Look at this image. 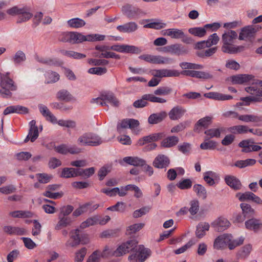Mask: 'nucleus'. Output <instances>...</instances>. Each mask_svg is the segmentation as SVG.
<instances>
[{
  "instance_id": "obj_1",
  "label": "nucleus",
  "mask_w": 262,
  "mask_h": 262,
  "mask_svg": "<svg viewBox=\"0 0 262 262\" xmlns=\"http://www.w3.org/2000/svg\"><path fill=\"white\" fill-rule=\"evenodd\" d=\"M138 242L136 239H133L122 243L116 250L114 251L112 255L119 257L127 253L131 254L128 257L130 261L144 262L151 255V252L149 249L146 248L143 245H138ZM109 248L105 247L101 254L102 256L110 255L111 253L107 252Z\"/></svg>"
},
{
  "instance_id": "obj_2",
  "label": "nucleus",
  "mask_w": 262,
  "mask_h": 262,
  "mask_svg": "<svg viewBox=\"0 0 262 262\" xmlns=\"http://www.w3.org/2000/svg\"><path fill=\"white\" fill-rule=\"evenodd\" d=\"M237 38V34L235 31L230 30L224 33L222 36L223 46L222 51L224 53L236 54L244 50L243 46H235L234 40Z\"/></svg>"
},
{
  "instance_id": "obj_3",
  "label": "nucleus",
  "mask_w": 262,
  "mask_h": 262,
  "mask_svg": "<svg viewBox=\"0 0 262 262\" xmlns=\"http://www.w3.org/2000/svg\"><path fill=\"white\" fill-rule=\"evenodd\" d=\"M0 95L4 98L10 97L11 91H15L17 86L13 80L9 77V73H0Z\"/></svg>"
},
{
  "instance_id": "obj_4",
  "label": "nucleus",
  "mask_w": 262,
  "mask_h": 262,
  "mask_svg": "<svg viewBox=\"0 0 262 262\" xmlns=\"http://www.w3.org/2000/svg\"><path fill=\"white\" fill-rule=\"evenodd\" d=\"M103 142V140L99 135L92 132L83 133L77 139L78 144L81 146H97Z\"/></svg>"
},
{
  "instance_id": "obj_5",
  "label": "nucleus",
  "mask_w": 262,
  "mask_h": 262,
  "mask_svg": "<svg viewBox=\"0 0 262 262\" xmlns=\"http://www.w3.org/2000/svg\"><path fill=\"white\" fill-rule=\"evenodd\" d=\"M89 242L86 234H81L79 229L72 230L70 232V238L65 245L68 248H76L80 244L85 245Z\"/></svg>"
},
{
  "instance_id": "obj_6",
  "label": "nucleus",
  "mask_w": 262,
  "mask_h": 262,
  "mask_svg": "<svg viewBox=\"0 0 262 262\" xmlns=\"http://www.w3.org/2000/svg\"><path fill=\"white\" fill-rule=\"evenodd\" d=\"M147 101L153 103H165L167 100L164 98L157 97L151 94L143 95L141 99L135 101L133 103V106L136 108H142L148 105Z\"/></svg>"
},
{
  "instance_id": "obj_7",
  "label": "nucleus",
  "mask_w": 262,
  "mask_h": 262,
  "mask_svg": "<svg viewBox=\"0 0 262 262\" xmlns=\"http://www.w3.org/2000/svg\"><path fill=\"white\" fill-rule=\"evenodd\" d=\"M261 28L258 26H247L241 29L238 39L241 40H247L254 37L255 33Z\"/></svg>"
},
{
  "instance_id": "obj_8",
  "label": "nucleus",
  "mask_w": 262,
  "mask_h": 262,
  "mask_svg": "<svg viewBox=\"0 0 262 262\" xmlns=\"http://www.w3.org/2000/svg\"><path fill=\"white\" fill-rule=\"evenodd\" d=\"M254 76L251 74H237L230 77L233 84H252Z\"/></svg>"
},
{
  "instance_id": "obj_9",
  "label": "nucleus",
  "mask_w": 262,
  "mask_h": 262,
  "mask_svg": "<svg viewBox=\"0 0 262 262\" xmlns=\"http://www.w3.org/2000/svg\"><path fill=\"white\" fill-rule=\"evenodd\" d=\"M139 58L146 62L154 64L169 63L172 60L171 58L164 57L161 56H154L148 54L142 55L140 56Z\"/></svg>"
},
{
  "instance_id": "obj_10",
  "label": "nucleus",
  "mask_w": 262,
  "mask_h": 262,
  "mask_svg": "<svg viewBox=\"0 0 262 262\" xmlns=\"http://www.w3.org/2000/svg\"><path fill=\"white\" fill-rule=\"evenodd\" d=\"M122 12L128 19H135L138 18L139 15L141 13L142 11L137 7H133L129 4H127L122 7Z\"/></svg>"
},
{
  "instance_id": "obj_11",
  "label": "nucleus",
  "mask_w": 262,
  "mask_h": 262,
  "mask_svg": "<svg viewBox=\"0 0 262 262\" xmlns=\"http://www.w3.org/2000/svg\"><path fill=\"white\" fill-rule=\"evenodd\" d=\"M254 141L252 139L243 140L239 142L238 146L242 147V151L243 152H250L252 151H259L261 147L259 145H254Z\"/></svg>"
},
{
  "instance_id": "obj_12",
  "label": "nucleus",
  "mask_w": 262,
  "mask_h": 262,
  "mask_svg": "<svg viewBox=\"0 0 262 262\" xmlns=\"http://www.w3.org/2000/svg\"><path fill=\"white\" fill-rule=\"evenodd\" d=\"M163 51L172 54L180 55L187 53L188 50L182 45L176 43L163 48Z\"/></svg>"
},
{
  "instance_id": "obj_13",
  "label": "nucleus",
  "mask_w": 262,
  "mask_h": 262,
  "mask_svg": "<svg viewBox=\"0 0 262 262\" xmlns=\"http://www.w3.org/2000/svg\"><path fill=\"white\" fill-rule=\"evenodd\" d=\"M181 74L203 79H209L213 78L212 75L209 73L203 71H198L193 70H184L181 73Z\"/></svg>"
},
{
  "instance_id": "obj_14",
  "label": "nucleus",
  "mask_w": 262,
  "mask_h": 262,
  "mask_svg": "<svg viewBox=\"0 0 262 262\" xmlns=\"http://www.w3.org/2000/svg\"><path fill=\"white\" fill-rule=\"evenodd\" d=\"M230 223L226 218L220 217L214 221L211 226L214 228V230L218 232H222L229 227Z\"/></svg>"
},
{
  "instance_id": "obj_15",
  "label": "nucleus",
  "mask_w": 262,
  "mask_h": 262,
  "mask_svg": "<svg viewBox=\"0 0 262 262\" xmlns=\"http://www.w3.org/2000/svg\"><path fill=\"white\" fill-rule=\"evenodd\" d=\"M165 136L164 133H158L145 136L140 139L138 141V144L140 146H143L146 143H150L161 140Z\"/></svg>"
},
{
  "instance_id": "obj_16",
  "label": "nucleus",
  "mask_w": 262,
  "mask_h": 262,
  "mask_svg": "<svg viewBox=\"0 0 262 262\" xmlns=\"http://www.w3.org/2000/svg\"><path fill=\"white\" fill-rule=\"evenodd\" d=\"M247 229L257 232L262 229V222L259 219L252 218L248 220L245 223Z\"/></svg>"
},
{
  "instance_id": "obj_17",
  "label": "nucleus",
  "mask_w": 262,
  "mask_h": 262,
  "mask_svg": "<svg viewBox=\"0 0 262 262\" xmlns=\"http://www.w3.org/2000/svg\"><path fill=\"white\" fill-rule=\"evenodd\" d=\"M225 181L227 185L234 190L241 189L242 184L241 181L235 176L227 175L225 177Z\"/></svg>"
},
{
  "instance_id": "obj_18",
  "label": "nucleus",
  "mask_w": 262,
  "mask_h": 262,
  "mask_svg": "<svg viewBox=\"0 0 262 262\" xmlns=\"http://www.w3.org/2000/svg\"><path fill=\"white\" fill-rule=\"evenodd\" d=\"M229 238H231V234H223L217 237L214 242V247L216 249H222L224 248L225 245L230 241Z\"/></svg>"
},
{
  "instance_id": "obj_19",
  "label": "nucleus",
  "mask_w": 262,
  "mask_h": 262,
  "mask_svg": "<svg viewBox=\"0 0 262 262\" xmlns=\"http://www.w3.org/2000/svg\"><path fill=\"white\" fill-rule=\"evenodd\" d=\"M170 160L168 157L164 155H158L153 161V166L158 168H164L168 166Z\"/></svg>"
},
{
  "instance_id": "obj_20",
  "label": "nucleus",
  "mask_w": 262,
  "mask_h": 262,
  "mask_svg": "<svg viewBox=\"0 0 262 262\" xmlns=\"http://www.w3.org/2000/svg\"><path fill=\"white\" fill-rule=\"evenodd\" d=\"M138 25L134 21H130L117 27V29L120 32L130 33L137 31Z\"/></svg>"
},
{
  "instance_id": "obj_21",
  "label": "nucleus",
  "mask_w": 262,
  "mask_h": 262,
  "mask_svg": "<svg viewBox=\"0 0 262 262\" xmlns=\"http://www.w3.org/2000/svg\"><path fill=\"white\" fill-rule=\"evenodd\" d=\"M186 110L181 106L173 107L169 112L168 116L171 120H177L183 117Z\"/></svg>"
},
{
  "instance_id": "obj_22",
  "label": "nucleus",
  "mask_w": 262,
  "mask_h": 262,
  "mask_svg": "<svg viewBox=\"0 0 262 262\" xmlns=\"http://www.w3.org/2000/svg\"><path fill=\"white\" fill-rule=\"evenodd\" d=\"M92 37L90 35H83L77 32H71V43H79L85 41L92 40Z\"/></svg>"
},
{
  "instance_id": "obj_23",
  "label": "nucleus",
  "mask_w": 262,
  "mask_h": 262,
  "mask_svg": "<svg viewBox=\"0 0 262 262\" xmlns=\"http://www.w3.org/2000/svg\"><path fill=\"white\" fill-rule=\"evenodd\" d=\"M29 112L28 108L21 105H11L6 108L3 114L7 115L10 113L27 114Z\"/></svg>"
},
{
  "instance_id": "obj_24",
  "label": "nucleus",
  "mask_w": 262,
  "mask_h": 262,
  "mask_svg": "<svg viewBox=\"0 0 262 262\" xmlns=\"http://www.w3.org/2000/svg\"><path fill=\"white\" fill-rule=\"evenodd\" d=\"M3 230L6 233L10 235H25L26 232L24 228L12 226H4Z\"/></svg>"
},
{
  "instance_id": "obj_25",
  "label": "nucleus",
  "mask_w": 262,
  "mask_h": 262,
  "mask_svg": "<svg viewBox=\"0 0 262 262\" xmlns=\"http://www.w3.org/2000/svg\"><path fill=\"white\" fill-rule=\"evenodd\" d=\"M163 35L170 36L173 39H181L185 37V33L182 30L176 28L167 29L163 31Z\"/></svg>"
},
{
  "instance_id": "obj_26",
  "label": "nucleus",
  "mask_w": 262,
  "mask_h": 262,
  "mask_svg": "<svg viewBox=\"0 0 262 262\" xmlns=\"http://www.w3.org/2000/svg\"><path fill=\"white\" fill-rule=\"evenodd\" d=\"M167 116L166 112L162 111L159 113L151 114L148 119V122L150 124H156L161 122Z\"/></svg>"
},
{
  "instance_id": "obj_27",
  "label": "nucleus",
  "mask_w": 262,
  "mask_h": 262,
  "mask_svg": "<svg viewBox=\"0 0 262 262\" xmlns=\"http://www.w3.org/2000/svg\"><path fill=\"white\" fill-rule=\"evenodd\" d=\"M38 108L40 113L46 118L47 120L50 121L52 123H56L57 122V118L51 113L46 106L39 104Z\"/></svg>"
},
{
  "instance_id": "obj_28",
  "label": "nucleus",
  "mask_w": 262,
  "mask_h": 262,
  "mask_svg": "<svg viewBox=\"0 0 262 262\" xmlns=\"http://www.w3.org/2000/svg\"><path fill=\"white\" fill-rule=\"evenodd\" d=\"M204 96L208 98L220 101L230 100L233 98V97L231 95H225L218 92H209L205 93L204 94Z\"/></svg>"
},
{
  "instance_id": "obj_29",
  "label": "nucleus",
  "mask_w": 262,
  "mask_h": 262,
  "mask_svg": "<svg viewBox=\"0 0 262 262\" xmlns=\"http://www.w3.org/2000/svg\"><path fill=\"white\" fill-rule=\"evenodd\" d=\"M179 141V139L175 136H169L161 142V146L164 148H170L176 145Z\"/></svg>"
},
{
  "instance_id": "obj_30",
  "label": "nucleus",
  "mask_w": 262,
  "mask_h": 262,
  "mask_svg": "<svg viewBox=\"0 0 262 262\" xmlns=\"http://www.w3.org/2000/svg\"><path fill=\"white\" fill-rule=\"evenodd\" d=\"M252 250V245L247 244L241 248L236 254V258L239 259H246Z\"/></svg>"
},
{
  "instance_id": "obj_31",
  "label": "nucleus",
  "mask_w": 262,
  "mask_h": 262,
  "mask_svg": "<svg viewBox=\"0 0 262 262\" xmlns=\"http://www.w3.org/2000/svg\"><path fill=\"white\" fill-rule=\"evenodd\" d=\"M209 228L210 225L207 223H199L196 226L195 231L196 236L199 238H202L206 234V232L209 230Z\"/></svg>"
},
{
  "instance_id": "obj_32",
  "label": "nucleus",
  "mask_w": 262,
  "mask_h": 262,
  "mask_svg": "<svg viewBox=\"0 0 262 262\" xmlns=\"http://www.w3.org/2000/svg\"><path fill=\"white\" fill-rule=\"evenodd\" d=\"M56 98L59 100L69 102L73 100V96L68 90L62 89L57 93Z\"/></svg>"
},
{
  "instance_id": "obj_33",
  "label": "nucleus",
  "mask_w": 262,
  "mask_h": 262,
  "mask_svg": "<svg viewBox=\"0 0 262 262\" xmlns=\"http://www.w3.org/2000/svg\"><path fill=\"white\" fill-rule=\"evenodd\" d=\"M212 118L210 116H206L203 118L200 119L195 124L194 130L196 132L199 130L200 127H203L204 128H207L212 122Z\"/></svg>"
},
{
  "instance_id": "obj_34",
  "label": "nucleus",
  "mask_w": 262,
  "mask_h": 262,
  "mask_svg": "<svg viewBox=\"0 0 262 262\" xmlns=\"http://www.w3.org/2000/svg\"><path fill=\"white\" fill-rule=\"evenodd\" d=\"M72 220L70 217L59 215V221L55 227L57 230H60L61 228L66 227L71 224Z\"/></svg>"
},
{
  "instance_id": "obj_35",
  "label": "nucleus",
  "mask_w": 262,
  "mask_h": 262,
  "mask_svg": "<svg viewBox=\"0 0 262 262\" xmlns=\"http://www.w3.org/2000/svg\"><path fill=\"white\" fill-rule=\"evenodd\" d=\"M208 49L205 50H202L196 52L198 56L201 58H205L212 57L217 50V47L212 48H208Z\"/></svg>"
},
{
  "instance_id": "obj_36",
  "label": "nucleus",
  "mask_w": 262,
  "mask_h": 262,
  "mask_svg": "<svg viewBox=\"0 0 262 262\" xmlns=\"http://www.w3.org/2000/svg\"><path fill=\"white\" fill-rule=\"evenodd\" d=\"M30 125L29 135L31 136V141L33 142L38 137V129L36 125V121L34 120L30 122Z\"/></svg>"
},
{
  "instance_id": "obj_37",
  "label": "nucleus",
  "mask_w": 262,
  "mask_h": 262,
  "mask_svg": "<svg viewBox=\"0 0 262 262\" xmlns=\"http://www.w3.org/2000/svg\"><path fill=\"white\" fill-rule=\"evenodd\" d=\"M101 95L104 101L105 102V105L106 103H109L115 106L119 105V101L112 93H106Z\"/></svg>"
},
{
  "instance_id": "obj_38",
  "label": "nucleus",
  "mask_w": 262,
  "mask_h": 262,
  "mask_svg": "<svg viewBox=\"0 0 262 262\" xmlns=\"http://www.w3.org/2000/svg\"><path fill=\"white\" fill-rule=\"evenodd\" d=\"M60 52L62 55L69 57H72L74 59H82L86 57V55L84 54H81L73 51L61 50H60Z\"/></svg>"
},
{
  "instance_id": "obj_39",
  "label": "nucleus",
  "mask_w": 262,
  "mask_h": 262,
  "mask_svg": "<svg viewBox=\"0 0 262 262\" xmlns=\"http://www.w3.org/2000/svg\"><path fill=\"white\" fill-rule=\"evenodd\" d=\"M256 160L253 159H247L245 160H238L234 163V166L239 168H244L247 166L254 165Z\"/></svg>"
},
{
  "instance_id": "obj_40",
  "label": "nucleus",
  "mask_w": 262,
  "mask_h": 262,
  "mask_svg": "<svg viewBox=\"0 0 262 262\" xmlns=\"http://www.w3.org/2000/svg\"><path fill=\"white\" fill-rule=\"evenodd\" d=\"M193 189L199 197L204 200L206 199L207 191L203 186L200 184H195L193 187Z\"/></svg>"
},
{
  "instance_id": "obj_41",
  "label": "nucleus",
  "mask_w": 262,
  "mask_h": 262,
  "mask_svg": "<svg viewBox=\"0 0 262 262\" xmlns=\"http://www.w3.org/2000/svg\"><path fill=\"white\" fill-rule=\"evenodd\" d=\"M190 34L199 37H203L206 34L204 27H193L188 29Z\"/></svg>"
},
{
  "instance_id": "obj_42",
  "label": "nucleus",
  "mask_w": 262,
  "mask_h": 262,
  "mask_svg": "<svg viewBox=\"0 0 262 262\" xmlns=\"http://www.w3.org/2000/svg\"><path fill=\"white\" fill-rule=\"evenodd\" d=\"M216 146V143L212 140H209V138L206 137L205 141L201 144L200 148L204 150L214 149Z\"/></svg>"
},
{
  "instance_id": "obj_43",
  "label": "nucleus",
  "mask_w": 262,
  "mask_h": 262,
  "mask_svg": "<svg viewBox=\"0 0 262 262\" xmlns=\"http://www.w3.org/2000/svg\"><path fill=\"white\" fill-rule=\"evenodd\" d=\"M98 215H94L89 217L86 221L83 222L80 225L81 229H84L90 226H93L98 224Z\"/></svg>"
},
{
  "instance_id": "obj_44",
  "label": "nucleus",
  "mask_w": 262,
  "mask_h": 262,
  "mask_svg": "<svg viewBox=\"0 0 262 262\" xmlns=\"http://www.w3.org/2000/svg\"><path fill=\"white\" fill-rule=\"evenodd\" d=\"M240 206L245 217H247V218L250 217L254 214V210L252 208L249 204L242 203Z\"/></svg>"
},
{
  "instance_id": "obj_45",
  "label": "nucleus",
  "mask_w": 262,
  "mask_h": 262,
  "mask_svg": "<svg viewBox=\"0 0 262 262\" xmlns=\"http://www.w3.org/2000/svg\"><path fill=\"white\" fill-rule=\"evenodd\" d=\"M172 91L171 88L168 86H161L154 91L153 95L158 96H165L170 94Z\"/></svg>"
},
{
  "instance_id": "obj_46",
  "label": "nucleus",
  "mask_w": 262,
  "mask_h": 262,
  "mask_svg": "<svg viewBox=\"0 0 262 262\" xmlns=\"http://www.w3.org/2000/svg\"><path fill=\"white\" fill-rule=\"evenodd\" d=\"M229 130L232 134H242L247 133L248 127L246 125H238L230 127Z\"/></svg>"
},
{
  "instance_id": "obj_47",
  "label": "nucleus",
  "mask_w": 262,
  "mask_h": 262,
  "mask_svg": "<svg viewBox=\"0 0 262 262\" xmlns=\"http://www.w3.org/2000/svg\"><path fill=\"white\" fill-rule=\"evenodd\" d=\"M26 60L25 54L20 50L17 51L12 58V60L15 64H19Z\"/></svg>"
},
{
  "instance_id": "obj_48",
  "label": "nucleus",
  "mask_w": 262,
  "mask_h": 262,
  "mask_svg": "<svg viewBox=\"0 0 262 262\" xmlns=\"http://www.w3.org/2000/svg\"><path fill=\"white\" fill-rule=\"evenodd\" d=\"M191 123L190 121L187 120L179 123L178 125L171 128L170 132L171 133H179L187 127L189 126Z\"/></svg>"
},
{
  "instance_id": "obj_49",
  "label": "nucleus",
  "mask_w": 262,
  "mask_h": 262,
  "mask_svg": "<svg viewBox=\"0 0 262 262\" xmlns=\"http://www.w3.org/2000/svg\"><path fill=\"white\" fill-rule=\"evenodd\" d=\"M232 236L231 234V238H229L230 241L228 243V248L230 250H233L235 247L242 245L244 243L245 238L243 236L240 237L237 239H232Z\"/></svg>"
},
{
  "instance_id": "obj_50",
  "label": "nucleus",
  "mask_w": 262,
  "mask_h": 262,
  "mask_svg": "<svg viewBox=\"0 0 262 262\" xmlns=\"http://www.w3.org/2000/svg\"><path fill=\"white\" fill-rule=\"evenodd\" d=\"M68 24L71 27L76 28L82 27L85 25L84 20L79 18L71 19L68 21Z\"/></svg>"
},
{
  "instance_id": "obj_51",
  "label": "nucleus",
  "mask_w": 262,
  "mask_h": 262,
  "mask_svg": "<svg viewBox=\"0 0 262 262\" xmlns=\"http://www.w3.org/2000/svg\"><path fill=\"white\" fill-rule=\"evenodd\" d=\"M192 185V182L189 179H183L177 184V186L181 190L190 189Z\"/></svg>"
},
{
  "instance_id": "obj_52",
  "label": "nucleus",
  "mask_w": 262,
  "mask_h": 262,
  "mask_svg": "<svg viewBox=\"0 0 262 262\" xmlns=\"http://www.w3.org/2000/svg\"><path fill=\"white\" fill-rule=\"evenodd\" d=\"M236 196L241 202L252 201L253 197V193L250 191H246L245 193H237Z\"/></svg>"
},
{
  "instance_id": "obj_53",
  "label": "nucleus",
  "mask_w": 262,
  "mask_h": 262,
  "mask_svg": "<svg viewBox=\"0 0 262 262\" xmlns=\"http://www.w3.org/2000/svg\"><path fill=\"white\" fill-rule=\"evenodd\" d=\"M23 9L24 11H22L21 12L17 23H20L23 21H26L30 19L32 16V14L30 13L29 10L28 8H23Z\"/></svg>"
},
{
  "instance_id": "obj_54",
  "label": "nucleus",
  "mask_w": 262,
  "mask_h": 262,
  "mask_svg": "<svg viewBox=\"0 0 262 262\" xmlns=\"http://www.w3.org/2000/svg\"><path fill=\"white\" fill-rule=\"evenodd\" d=\"M189 205L190 207L188 209V211L192 215L196 214L199 210V201L196 199L191 200L189 203Z\"/></svg>"
},
{
  "instance_id": "obj_55",
  "label": "nucleus",
  "mask_w": 262,
  "mask_h": 262,
  "mask_svg": "<svg viewBox=\"0 0 262 262\" xmlns=\"http://www.w3.org/2000/svg\"><path fill=\"white\" fill-rule=\"evenodd\" d=\"M141 50L137 47L133 45H124L123 53L139 54Z\"/></svg>"
},
{
  "instance_id": "obj_56",
  "label": "nucleus",
  "mask_w": 262,
  "mask_h": 262,
  "mask_svg": "<svg viewBox=\"0 0 262 262\" xmlns=\"http://www.w3.org/2000/svg\"><path fill=\"white\" fill-rule=\"evenodd\" d=\"M151 209L150 206H144L141 208L135 210L133 214V216L134 218H138L144 215H145L149 212Z\"/></svg>"
},
{
  "instance_id": "obj_57",
  "label": "nucleus",
  "mask_w": 262,
  "mask_h": 262,
  "mask_svg": "<svg viewBox=\"0 0 262 262\" xmlns=\"http://www.w3.org/2000/svg\"><path fill=\"white\" fill-rule=\"evenodd\" d=\"M125 209V205L123 202H118L115 205L109 207L107 210L122 212Z\"/></svg>"
},
{
  "instance_id": "obj_58",
  "label": "nucleus",
  "mask_w": 262,
  "mask_h": 262,
  "mask_svg": "<svg viewBox=\"0 0 262 262\" xmlns=\"http://www.w3.org/2000/svg\"><path fill=\"white\" fill-rule=\"evenodd\" d=\"M223 128H211L208 130H206L205 132V134L206 135L207 137L209 136V138H219L221 135V132L223 131Z\"/></svg>"
},
{
  "instance_id": "obj_59",
  "label": "nucleus",
  "mask_w": 262,
  "mask_h": 262,
  "mask_svg": "<svg viewBox=\"0 0 262 262\" xmlns=\"http://www.w3.org/2000/svg\"><path fill=\"white\" fill-rule=\"evenodd\" d=\"M162 78L166 77H179L181 74L176 70L162 69Z\"/></svg>"
},
{
  "instance_id": "obj_60",
  "label": "nucleus",
  "mask_w": 262,
  "mask_h": 262,
  "mask_svg": "<svg viewBox=\"0 0 262 262\" xmlns=\"http://www.w3.org/2000/svg\"><path fill=\"white\" fill-rule=\"evenodd\" d=\"M86 252L87 249L85 247L82 248L77 251L75 253V261L82 262L86 254Z\"/></svg>"
},
{
  "instance_id": "obj_61",
  "label": "nucleus",
  "mask_w": 262,
  "mask_h": 262,
  "mask_svg": "<svg viewBox=\"0 0 262 262\" xmlns=\"http://www.w3.org/2000/svg\"><path fill=\"white\" fill-rule=\"evenodd\" d=\"M220 40V37L217 35L216 33H213L210 35L208 39L206 41L209 47V48L211 47L213 45H216Z\"/></svg>"
},
{
  "instance_id": "obj_62",
  "label": "nucleus",
  "mask_w": 262,
  "mask_h": 262,
  "mask_svg": "<svg viewBox=\"0 0 262 262\" xmlns=\"http://www.w3.org/2000/svg\"><path fill=\"white\" fill-rule=\"evenodd\" d=\"M196 242L194 239L190 240L186 244L182 247L176 250L174 253L176 254H180L184 253L187 249L190 248L192 245L195 244Z\"/></svg>"
},
{
  "instance_id": "obj_63",
  "label": "nucleus",
  "mask_w": 262,
  "mask_h": 262,
  "mask_svg": "<svg viewBox=\"0 0 262 262\" xmlns=\"http://www.w3.org/2000/svg\"><path fill=\"white\" fill-rule=\"evenodd\" d=\"M46 76L49 79V80L47 82L48 83L56 82L59 79L60 77L57 73L53 71L47 72Z\"/></svg>"
},
{
  "instance_id": "obj_64",
  "label": "nucleus",
  "mask_w": 262,
  "mask_h": 262,
  "mask_svg": "<svg viewBox=\"0 0 262 262\" xmlns=\"http://www.w3.org/2000/svg\"><path fill=\"white\" fill-rule=\"evenodd\" d=\"M166 24L161 21H155L150 23L144 26L145 28H153L155 29H160L164 28Z\"/></svg>"
}]
</instances>
